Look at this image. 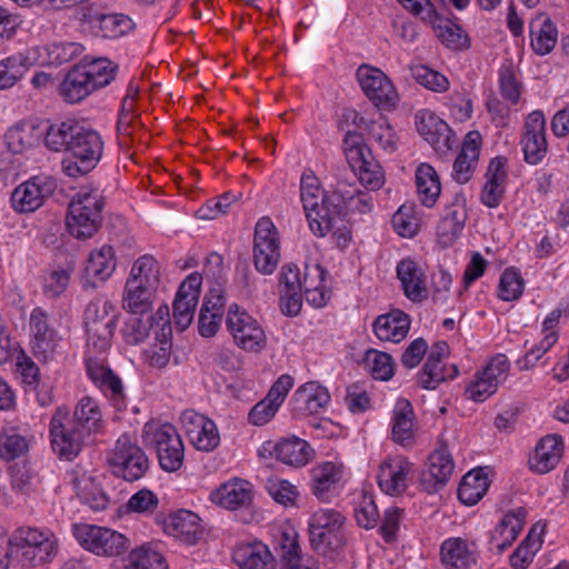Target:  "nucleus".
<instances>
[{"label":"nucleus","instance_id":"obj_1","mask_svg":"<svg viewBox=\"0 0 569 569\" xmlns=\"http://www.w3.org/2000/svg\"><path fill=\"white\" fill-rule=\"evenodd\" d=\"M44 146L54 152H67L62 171L71 178L91 172L101 160L104 143L99 131L72 119L51 123L46 131Z\"/></svg>","mask_w":569,"mask_h":569},{"label":"nucleus","instance_id":"obj_2","mask_svg":"<svg viewBox=\"0 0 569 569\" xmlns=\"http://www.w3.org/2000/svg\"><path fill=\"white\" fill-rule=\"evenodd\" d=\"M339 194L325 192L320 181L311 170H305L300 179V199L309 223L317 237H325L339 222Z\"/></svg>","mask_w":569,"mask_h":569},{"label":"nucleus","instance_id":"obj_3","mask_svg":"<svg viewBox=\"0 0 569 569\" xmlns=\"http://www.w3.org/2000/svg\"><path fill=\"white\" fill-rule=\"evenodd\" d=\"M16 562L19 568H32L51 562L59 551V542L47 529L21 527L11 535Z\"/></svg>","mask_w":569,"mask_h":569},{"label":"nucleus","instance_id":"obj_4","mask_svg":"<svg viewBox=\"0 0 569 569\" xmlns=\"http://www.w3.org/2000/svg\"><path fill=\"white\" fill-rule=\"evenodd\" d=\"M104 202L98 191H79L70 201L67 229L77 239L91 238L100 228Z\"/></svg>","mask_w":569,"mask_h":569},{"label":"nucleus","instance_id":"obj_5","mask_svg":"<svg viewBox=\"0 0 569 569\" xmlns=\"http://www.w3.org/2000/svg\"><path fill=\"white\" fill-rule=\"evenodd\" d=\"M361 137L350 131L347 132L343 143L350 172L341 170L339 177H358L362 186L369 190H378L385 183V173L381 166L373 159L371 150L361 144Z\"/></svg>","mask_w":569,"mask_h":569},{"label":"nucleus","instance_id":"obj_6","mask_svg":"<svg viewBox=\"0 0 569 569\" xmlns=\"http://www.w3.org/2000/svg\"><path fill=\"white\" fill-rule=\"evenodd\" d=\"M346 517L338 510L321 508L313 512L309 521V537L316 552L328 556L345 546Z\"/></svg>","mask_w":569,"mask_h":569},{"label":"nucleus","instance_id":"obj_7","mask_svg":"<svg viewBox=\"0 0 569 569\" xmlns=\"http://www.w3.org/2000/svg\"><path fill=\"white\" fill-rule=\"evenodd\" d=\"M280 237L276 226L268 217L260 218L254 228L252 261L256 270L269 276L280 261Z\"/></svg>","mask_w":569,"mask_h":569},{"label":"nucleus","instance_id":"obj_8","mask_svg":"<svg viewBox=\"0 0 569 569\" xmlns=\"http://www.w3.org/2000/svg\"><path fill=\"white\" fill-rule=\"evenodd\" d=\"M144 436L146 440L154 447L159 465L164 471L173 472L182 467L184 447L172 425L146 426Z\"/></svg>","mask_w":569,"mask_h":569},{"label":"nucleus","instance_id":"obj_9","mask_svg":"<svg viewBox=\"0 0 569 569\" xmlns=\"http://www.w3.org/2000/svg\"><path fill=\"white\" fill-rule=\"evenodd\" d=\"M226 326L234 343L244 351L259 352L267 345L264 330L259 322L236 303L228 309Z\"/></svg>","mask_w":569,"mask_h":569},{"label":"nucleus","instance_id":"obj_10","mask_svg":"<svg viewBox=\"0 0 569 569\" xmlns=\"http://www.w3.org/2000/svg\"><path fill=\"white\" fill-rule=\"evenodd\" d=\"M108 461L113 475L130 482L140 479L149 467L143 450L127 435H122L117 440Z\"/></svg>","mask_w":569,"mask_h":569},{"label":"nucleus","instance_id":"obj_11","mask_svg":"<svg viewBox=\"0 0 569 569\" xmlns=\"http://www.w3.org/2000/svg\"><path fill=\"white\" fill-rule=\"evenodd\" d=\"M357 79L365 94L377 108H396L399 101L397 90L380 69L362 64L357 70Z\"/></svg>","mask_w":569,"mask_h":569},{"label":"nucleus","instance_id":"obj_12","mask_svg":"<svg viewBox=\"0 0 569 569\" xmlns=\"http://www.w3.org/2000/svg\"><path fill=\"white\" fill-rule=\"evenodd\" d=\"M50 436L53 451L67 460L78 456L86 439L69 421V410L64 407L58 408L52 416Z\"/></svg>","mask_w":569,"mask_h":569},{"label":"nucleus","instance_id":"obj_13","mask_svg":"<svg viewBox=\"0 0 569 569\" xmlns=\"http://www.w3.org/2000/svg\"><path fill=\"white\" fill-rule=\"evenodd\" d=\"M520 146L523 159L530 166H538L546 158L548 153L546 118L541 110H535L527 116Z\"/></svg>","mask_w":569,"mask_h":569},{"label":"nucleus","instance_id":"obj_14","mask_svg":"<svg viewBox=\"0 0 569 569\" xmlns=\"http://www.w3.org/2000/svg\"><path fill=\"white\" fill-rule=\"evenodd\" d=\"M31 348L34 357L43 362L51 360L56 353L59 337L50 323L49 313L40 307L30 315Z\"/></svg>","mask_w":569,"mask_h":569},{"label":"nucleus","instance_id":"obj_15","mask_svg":"<svg viewBox=\"0 0 569 569\" xmlns=\"http://www.w3.org/2000/svg\"><path fill=\"white\" fill-rule=\"evenodd\" d=\"M102 355L87 351V373L91 381L112 401L113 406L121 409L124 403L121 379L107 366Z\"/></svg>","mask_w":569,"mask_h":569},{"label":"nucleus","instance_id":"obj_16","mask_svg":"<svg viewBox=\"0 0 569 569\" xmlns=\"http://www.w3.org/2000/svg\"><path fill=\"white\" fill-rule=\"evenodd\" d=\"M56 181L47 176H36L19 184L11 194V204L17 212H33L56 189Z\"/></svg>","mask_w":569,"mask_h":569},{"label":"nucleus","instance_id":"obj_17","mask_svg":"<svg viewBox=\"0 0 569 569\" xmlns=\"http://www.w3.org/2000/svg\"><path fill=\"white\" fill-rule=\"evenodd\" d=\"M413 463L403 456L386 458L379 466L377 479L380 489L389 496H399L408 488Z\"/></svg>","mask_w":569,"mask_h":569},{"label":"nucleus","instance_id":"obj_18","mask_svg":"<svg viewBox=\"0 0 569 569\" xmlns=\"http://www.w3.org/2000/svg\"><path fill=\"white\" fill-rule=\"evenodd\" d=\"M467 200L462 192H457L437 227L438 241L448 247L455 242L465 228L467 220Z\"/></svg>","mask_w":569,"mask_h":569},{"label":"nucleus","instance_id":"obj_19","mask_svg":"<svg viewBox=\"0 0 569 569\" xmlns=\"http://www.w3.org/2000/svg\"><path fill=\"white\" fill-rule=\"evenodd\" d=\"M418 426L412 405L407 399H398L391 419V439L402 448H412L417 442Z\"/></svg>","mask_w":569,"mask_h":569},{"label":"nucleus","instance_id":"obj_20","mask_svg":"<svg viewBox=\"0 0 569 569\" xmlns=\"http://www.w3.org/2000/svg\"><path fill=\"white\" fill-rule=\"evenodd\" d=\"M405 296L412 302L428 298L427 276L422 267L412 258L401 259L396 268Z\"/></svg>","mask_w":569,"mask_h":569},{"label":"nucleus","instance_id":"obj_21","mask_svg":"<svg viewBox=\"0 0 569 569\" xmlns=\"http://www.w3.org/2000/svg\"><path fill=\"white\" fill-rule=\"evenodd\" d=\"M263 450L269 451L271 456L282 463L293 467L306 466L313 455L311 446L298 437L283 438L276 443L266 442Z\"/></svg>","mask_w":569,"mask_h":569},{"label":"nucleus","instance_id":"obj_22","mask_svg":"<svg viewBox=\"0 0 569 569\" xmlns=\"http://www.w3.org/2000/svg\"><path fill=\"white\" fill-rule=\"evenodd\" d=\"M253 499L252 485L243 479L234 478L220 485L210 493V500L229 510L249 507Z\"/></svg>","mask_w":569,"mask_h":569},{"label":"nucleus","instance_id":"obj_23","mask_svg":"<svg viewBox=\"0 0 569 569\" xmlns=\"http://www.w3.org/2000/svg\"><path fill=\"white\" fill-rule=\"evenodd\" d=\"M453 461L446 449L432 452L428 458L427 469L421 472L422 489L432 493L446 486L453 471Z\"/></svg>","mask_w":569,"mask_h":569},{"label":"nucleus","instance_id":"obj_24","mask_svg":"<svg viewBox=\"0 0 569 569\" xmlns=\"http://www.w3.org/2000/svg\"><path fill=\"white\" fill-rule=\"evenodd\" d=\"M117 266L114 250L111 246L103 244L91 251L84 268V281L92 288L103 283L114 272Z\"/></svg>","mask_w":569,"mask_h":569},{"label":"nucleus","instance_id":"obj_25","mask_svg":"<svg viewBox=\"0 0 569 569\" xmlns=\"http://www.w3.org/2000/svg\"><path fill=\"white\" fill-rule=\"evenodd\" d=\"M481 148V136L471 131L466 136L461 150L453 162L452 178L458 183H467L478 164Z\"/></svg>","mask_w":569,"mask_h":569},{"label":"nucleus","instance_id":"obj_26","mask_svg":"<svg viewBox=\"0 0 569 569\" xmlns=\"http://www.w3.org/2000/svg\"><path fill=\"white\" fill-rule=\"evenodd\" d=\"M562 452L561 437L548 435L537 443L535 452L529 457V467L539 475L548 473L559 463Z\"/></svg>","mask_w":569,"mask_h":569},{"label":"nucleus","instance_id":"obj_27","mask_svg":"<svg viewBox=\"0 0 569 569\" xmlns=\"http://www.w3.org/2000/svg\"><path fill=\"white\" fill-rule=\"evenodd\" d=\"M83 20L97 28L101 37L109 39L122 37L134 28L132 19L122 13H99L86 9Z\"/></svg>","mask_w":569,"mask_h":569},{"label":"nucleus","instance_id":"obj_28","mask_svg":"<svg viewBox=\"0 0 569 569\" xmlns=\"http://www.w3.org/2000/svg\"><path fill=\"white\" fill-rule=\"evenodd\" d=\"M69 421L84 438L99 432L103 428V419L98 401L89 396L81 398Z\"/></svg>","mask_w":569,"mask_h":569},{"label":"nucleus","instance_id":"obj_29","mask_svg":"<svg viewBox=\"0 0 569 569\" xmlns=\"http://www.w3.org/2000/svg\"><path fill=\"white\" fill-rule=\"evenodd\" d=\"M335 194H339L338 211L339 222L341 221L343 210L357 213H369L373 208V198L369 192L359 190L348 182V177H339Z\"/></svg>","mask_w":569,"mask_h":569},{"label":"nucleus","instance_id":"obj_30","mask_svg":"<svg viewBox=\"0 0 569 569\" xmlns=\"http://www.w3.org/2000/svg\"><path fill=\"white\" fill-rule=\"evenodd\" d=\"M164 529L169 535L189 545L194 543L202 535L198 515L184 509L170 513L164 521Z\"/></svg>","mask_w":569,"mask_h":569},{"label":"nucleus","instance_id":"obj_31","mask_svg":"<svg viewBox=\"0 0 569 569\" xmlns=\"http://www.w3.org/2000/svg\"><path fill=\"white\" fill-rule=\"evenodd\" d=\"M352 114L357 127L366 130L368 138L378 143L385 152L393 153L397 150L398 137L386 118L379 117L378 120H367L359 117L356 111H352Z\"/></svg>","mask_w":569,"mask_h":569},{"label":"nucleus","instance_id":"obj_32","mask_svg":"<svg viewBox=\"0 0 569 569\" xmlns=\"http://www.w3.org/2000/svg\"><path fill=\"white\" fill-rule=\"evenodd\" d=\"M410 328V319L401 310H392L379 316L373 322V331L381 341L398 343L403 340Z\"/></svg>","mask_w":569,"mask_h":569},{"label":"nucleus","instance_id":"obj_33","mask_svg":"<svg viewBox=\"0 0 569 569\" xmlns=\"http://www.w3.org/2000/svg\"><path fill=\"white\" fill-rule=\"evenodd\" d=\"M527 511L519 507L508 512L491 532V543L501 552L512 545L523 529Z\"/></svg>","mask_w":569,"mask_h":569},{"label":"nucleus","instance_id":"obj_34","mask_svg":"<svg viewBox=\"0 0 569 569\" xmlns=\"http://www.w3.org/2000/svg\"><path fill=\"white\" fill-rule=\"evenodd\" d=\"M441 561L447 569H468L476 563L475 552L462 538H449L440 548Z\"/></svg>","mask_w":569,"mask_h":569},{"label":"nucleus","instance_id":"obj_35","mask_svg":"<svg viewBox=\"0 0 569 569\" xmlns=\"http://www.w3.org/2000/svg\"><path fill=\"white\" fill-rule=\"evenodd\" d=\"M296 409L302 413L315 415L330 402L327 388L317 381H309L295 392Z\"/></svg>","mask_w":569,"mask_h":569},{"label":"nucleus","instance_id":"obj_36","mask_svg":"<svg viewBox=\"0 0 569 569\" xmlns=\"http://www.w3.org/2000/svg\"><path fill=\"white\" fill-rule=\"evenodd\" d=\"M232 558L240 569H274L273 557L262 542L238 547Z\"/></svg>","mask_w":569,"mask_h":569},{"label":"nucleus","instance_id":"obj_37","mask_svg":"<svg viewBox=\"0 0 569 569\" xmlns=\"http://www.w3.org/2000/svg\"><path fill=\"white\" fill-rule=\"evenodd\" d=\"M530 39L533 51L548 54L558 40V31L552 20L545 13L537 16L530 23Z\"/></svg>","mask_w":569,"mask_h":569},{"label":"nucleus","instance_id":"obj_38","mask_svg":"<svg viewBox=\"0 0 569 569\" xmlns=\"http://www.w3.org/2000/svg\"><path fill=\"white\" fill-rule=\"evenodd\" d=\"M159 282V266L151 256H142L136 260L126 281V283L132 284L134 288H146L152 292H157Z\"/></svg>","mask_w":569,"mask_h":569},{"label":"nucleus","instance_id":"obj_39","mask_svg":"<svg viewBox=\"0 0 569 569\" xmlns=\"http://www.w3.org/2000/svg\"><path fill=\"white\" fill-rule=\"evenodd\" d=\"M94 91L88 80L84 69L80 64L74 66L64 77L59 87V92L68 103H78Z\"/></svg>","mask_w":569,"mask_h":569},{"label":"nucleus","instance_id":"obj_40","mask_svg":"<svg viewBox=\"0 0 569 569\" xmlns=\"http://www.w3.org/2000/svg\"><path fill=\"white\" fill-rule=\"evenodd\" d=\"M325 271L319 266L306 267L303 279H301V293L306 300L316 308L325 307L330 298L325 287Z\"/></svg>","mask_w":569,"mask_h":569},{"label":"nucleus","instance_id":"obj_41","mask_svg":"<svg viewBox=\"0 0 569 569\" xmlns=\"http://www.w3.org/2000/svg\"><path fill=\"white\" fill-rule=\"evenodd\" d=\"M416 186L419 200L428 208L436 204L440 192L441 183L435 168L428 163H421L416 170Z\"/></svg>","mask_w":569,"mask_h":569},{"label":"nucleus","instance_id":"obj_42","mask_svg":"<svg viewBox=\"0 0 569 569\" xmlns=\"http://www.w3.org/2000/svg\"><path fill=\"white\" fill-rule=\"evenodd\" d=\"M83 50L79 42H52L38 48V58L42 64L60 66L79 57Z\"/></svg>","mask_w":569,"mask_h":569},{"label":"nucleus","instance_id":"obj_43","mask_svg":"<svg viewBox=\"0 0 569 569\" xmlns=\"http://www.w3.org/2000/svg\"><path fill=\"white\" fill-rule=\"evenodd\" d=\"M94 91L107 87L114 79L118 66L108 58H83L79 63Z\"/></svg>","mask_w":569,"mask_h":569},{"label":"nucleus","instance_id":"obj_44","mask_svg":"<svg viewBox=\"0 0 569 569\" xmlns=\"http://www.w3.org/2000/svg\"><path fill=\"white\" fill-rule=\"evenodd\" d=\"M416 127L420 136L435 148L440 143L446 144L448 141L449 128L440 118L431 111L422 110L416 114Z\"/></svg>","mask_w":569,"mask_h":569},{"label":"nucleus","instance_id":"obj_45","mask_svg":"<svg viewBox=\"0 0 569 569\" xmlns=\"http://www.w3.org/2000/svg\"><path fill=\"white\" fill-rule=\"evenodd\" d=\"M342 467L325 462L312 469L311 491L319 500H326L332 487L341 480Z\"/></svg>","mask_w":569,"mask_h":569},{"label":"nucleus","instance_id":"obj_46","mask_svg":"<svg viewBox=\"0 0 569 569\" xmlns=\"http://www.w3.org/2000/svg\"><path fill=\"white\" fill-rule=\"evenodd\" d=\"M489 481L481 469H473L465 475L458 487V498L467 506L476 505L487 492Z\"/></svg>","mask_w":569,"mask_h":569},{"label":"nucleus","instance_id":"obj_47","mask_svg":"<svg viewBox=\"0 0 569 569\" xmlns=\"http://www.w3.org/2000/svg\"><path fill=\"white\" fill-rule=\"evenodd\" d=\"M428 23L433 27L439 40L449 49L463 50L469 48L470 40L463 29L457 23L441 18L439 12L437 21Z\"/></svg>","mask_w":569,"mask_h":569},{"label":"nucleus","instance_id":"obj_48","mask_svg":"<svg viewBox=\"0 0 569 569\" xmlns=\"http://www.w3.org/2000/svg\"><path fill=\"white\" fill-rule=\"evenodd\" d=\"M156 292L143 288H134L126 283L122 295V308L131 313L146 316L151 315Z\"/></svg>","mask_w":569,"mask_h":569},{"label":"nucleus","instance_id":"obj_49","mask_svg":"<svg viewBox=\"0 0 569 569\" xmlns=\"http://www.w3.org/2000/svg\"><path fill=\"white\" fill-rule=\"evenodd\" d=\"M122 569H168L164 557L148 545L130 551Z\"/></svg>","mask_w":569,"mask_h":569},{"label":"nucleus","instance_id":"obj_50","mask_svg":"<svg viewBox=\"0 0 569 569\" xmlns=\"http://www.w3.org/2000/svg\"><path fill=\"white\" fill-rule=\"evenodd\" d=\"M458 372V367L456 365H452L450 368H446L440 360L433 361L431 365L430 360L427 359L422 369L418 373V385L423 389L433 390L447 379L456 378Z\"/></svg>","mask_w":569,"mask_h":569},{"label":"nucleus","instance_id":"obj_51","mask_svg":"<svg viewBox=\"0 0 569 569\" xmlns=\"http://www.w3.org/2000/svg\"><path fill=\"white\" fill-rule=\"evenodd\" d=\"M153 322V315H131L121 329L123 341L131 346L142 343L149 337Z\"/></svg>","mask_w":569,"mask_h":569},{"label":"nucleus","instance_id":"obj_52","mask_svg":"<svg viewBox=\"0 0 569 569\" xmlns=\"http://www.w3.org/2000/svg\"><path fill=\"white\" fill-rule=\"evenodd\" d=\"M280 557L283 569H316L310 559L303 560L296 537L289 533L281 537Z\"/></svg>","mask_w":569,"mask_h":569},{"label":"nucleus","instance_id":"obj_53","mask_svg":"<svg viewBox=\"0 0 569 569\" xmlns=\"http://www.w3.org/2000/svg\"><path fill=\"white\" fill-rule=\"evenodd\" d=\"M114 329L116 322L92 323L91 326H86L87 351L106 353L111 346Z\"/></svg>","mask_w":569,"mask_h":569},{"label":"nucleus","instance_id":"obj_54","mask_svg":"<svg viewBox=\"0 0 569 569\" xmlns=\"http://www.w3.org/2000/svg\"><path fill=\"white\" fill-rule=\"evenodd\" d=\"M76 488L81 501L92 510L101 511L108 507V496L91 478L78 480Z\"/></svg>","mask_w":569,"mask_h":569},{"label":"nucleus","instance_id":"obj_55","mask_svg":"<svg viewBox=\"0 0 569 569\" xmlns=\"http://www.w3.org/2000/svg\"><path fill=\"white\" fill-rule=\"evenodd\" d=\"M525 290V281L520 271L513 267L507 268L499 281L498 297L503 301L518 300Z\"/></svg>","mask_w":569,"mask_h":569},{"label":"nucleus","instance_id":"obj_56","mask_svg":"<svg viewBox=\"0 0 569 569\" xmlns=\"http://www.w3.org/2000/svg\"><path fill=\"white\" fill-rule=\"evenodd\" d=\"M7 139L9 148L18 153L37 144L40 136L37 133L36 126L24 123L11 128Z\"/></svg>","mask_w":569,"mask_h":569},{"label":"nucleus","instance_id":"obj_57","mask_svg":"<svg viewBox=\"0 0 569 569\" xmlns=\"http://www.w3.org/2000/svg\"><path fill=\"white\" fill-rule=\"evenodd\" d=\"M410 73L419 84L423 86L428 90L445 92L449 88V80L447 77L427 66H411Z\"/></svg>","mask_w":569,"mask_h":569},{"label":"nucleus","instance_id":"obj_58","mask_svg":"<svg viewBox=\"0 0 569 569\" xmlns=\"http://www.w3.org/2000/svg\"><path fill=\"white\" fill-rule=\"evenodd\" d=\"M129 546V540L124 535L104 527L98 547L96 546L94 553L107 557L119 556L124 552Z\"/></svg>","mask_w":569,"mask_h":569},{"label":"nucleus","instance_id":"obj_59","mask_svg":"<svg viewBox=\"0 0 569 569\" xmlns=\"http://www.w3.org/2000/svg\"><path fill=\"white\" fill-rule=\"evenodd\" d=\"M365 361L375 379L388 381L395 375V362L389 353L369 350Z\"/></svg>","mask_w":569,"mask_h":569},{"label":"nucleus","instance_id":"obj_60","mask_svg":"<svg viewBox=\"0 0 569 569\" xmlns=\"http://www.w3.org/2000/svg\"><path fill=\"white\" fill-rule=\"evenodd\" d=\"M26 438L14 429L3 430L0 433V457L7 461L14 460L28 451Z\"/></svg>","mask_w":569,"mask_h":569},{"label":"nucleus","instance_id":"obj_61","mask_svg":"<svg viewBox=\"0 0 569 569\" xmlns=\"http://www.w3.org/2000/svg\"><path fill=\"white\" fill-rule=\"evenodd\" d=\"M395 231L403 238H412L419 230V219L411 204H402L391 219Z\"/></svg>","mask_w":569,"mask_h":569},{"label":"nucleus","instance_id":"obj_62","mask_svg":"<svg viewBox=\"0 0 569 569\" xmlns=\"http://www.w3.org/2000/svg\"><path fill=\"white\" fill-rule=\"evenodd\" d=\"M114 305L104 298H97L89 302L84 311V323H112L116 322Z\"/></svg>","mask_w":569,"mask_h":569},{"label":"nucleus","instance_id":"obj_63","mask_svg":"<svg viewBox=\"0 0 569 569\" xmlns=\"http://www.w3.org/2000/svg\"><path fill=\"white\" fill-rule=\"evenodd\" d=\"M499 90L511 104H517L521 94V84L516 77L511 62L503 63L499 69Z\"/></svg>","mask_w":569,"mask_h":569},{"label":"nucleus","instance_id":"obj_64","mask_svg":"<svg viewBox=\"0 0 569 569\" xmlns=\"http://www.w3.org/2000/svg\"><path fill=\"white\" fill-rule=\"evenodd\" d=\"M541 541L532 537V532L511 553L509 562L512 569H527L533 561Z\"/></svg>","mask_w":569,"mask_h":569}]
</instances>
